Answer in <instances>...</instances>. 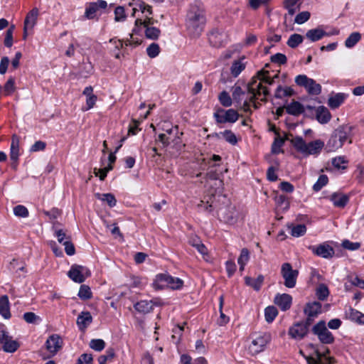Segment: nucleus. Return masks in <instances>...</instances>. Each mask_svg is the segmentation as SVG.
Masks as SVG:
<instances>
[{"label": "nucleus", "instance_id": "f257e3e1", "mask_svg": "<svg viewBox=\"0 0 364 364\" xmlns=\"http://www.w3.org/2000/svg\"><path fill=\"white\" fill-rule=\"evenodd\" d=\"M128 6H133L132 16H135L136 12L137 11H140L144 15V19L139 18L136 19L134 23L135 27L133 28L132 32L137 33L139 31V28L140 26H143L146 28L145 36L147 38L151 40L158 39L161 34V31L158 28L153 26L155 21L151 16L152 15L151 6L146 4L144 2H141L137 4L133 2H129L128 4Z\"/></svg>", "mask_w": 364, "mask_h": 364}, {"label": "nucleus", "instance_id": "f03ea898", "mask_svg": "<svg viewBox=\"0 0 364 364\" xmlns=\"http://www.w3.org/2000/svg\"><path fill=\"white\" fill-rule=\"evenodd\" d=\"M248 93L250 95L248 100H245L242 104V101L245 92L242 90L240 86L235 85L232 87V99L237 103L241 105L242 109L245 112H250V102L253 103V106L255 109L258 107L257 104L255 102V100L257 96L263 95L266 97L269 95V91L267 87H264L261 82H257V80L252 79V82L247 86Z\"/></svg>", "mask_w": 364, "mask_h": 364}, {"label": "nucleus", "instance_id": "7ed1b4c3", "mask_svg": "<svg viewBox=\"0 0 364 364\" xmlns=\"http://www.w3.org/2000/svg\"><path fill=\"white\" fill-rule=\"evenodd\" d=\"M206 18L204 10L197 4H193L186 16V26L193 36H199L205 26Z\"/></svg>", "mask_w": 364, "mask_h": 364}, {"label": "nucleus", "instance_id": "20e7f679", "mask_svg": "<svg viewBox=\"0 0 364 364\" xmlns=\"http://www.w3.org/2000/svg\"><path fill=\"white\" fill-rule=\"evenodd\" d=\"M352 129L353 127L348 124H343L336 129L326 144L328 151L338 150L343 146L347 140H349V143H351L350 134Z\"/></svg>", "mask_w": 364, "mask_h": 364}, {"label": "nucleus", "instance_id": "39448f33", "mask_svg": "<svg viewBox=\"0 0 364 364\" xmlns=\"http://www.w3.org/2000/svg\"><path fill=\"white\" fill-rule=\"evenodd\" d=\"M291 144L295 149L304 156L310 155H318L324 147V142L321 139H316L306 143L301 136H295L291 140Z\"/></svg>", "mask_w": 364, "mask_h": 364}, {"label": "nucleus", "instance_id": "423d86ee", "mask_svg": "<svg viewBox=\"0 0 364 364\" xmlns=\"http://www.w3.org/2000/svg\"><path fill=\"white\" fill-rule=\"evenodd\" d=\"M295 82L298 86L304 87L311 95H318L321 92V85L306 75L296 76Z\"/></svg>", "mask_w": 364, "mask_h": 364}, {"label": "nucleus", "instance_id": "0eeeda50", "mask_svg": "<svg viewBox=\"0 0 364 364\" xmlns=\"http://www.w3.org/2000/svg\"><path fill=\"white\" fill-rule=\"evenodd\" d=\"M312 332L323 344H331L334 342L333 335L328 331L326 322L323 320L319 321L313 326Z\"/></svg>", "mask_w": 364, "mask_h": 364}, {"label": "nucleus", "instance_id": "6e6552de", "mask_svg": "<svg viewBox=\"0 0 364 364\" xmlns=\"http://www.w3.org/2000/svg\"><path fill=\"white\" fill-rule=\"evenodd\" d=\"M271 341V335L269 333H259L253 335L252 341L249 346L250 353L253 355L263 351Z\"/></svg>", "mask_w": 364, "mask_h": 364}, {"label": "nucleus", "instance_id": "1a4fd4ad", "mask_svg": "<svg viewBox=\"0 0 364 364\" xmlns=\"http://www.w3.org/2000/svg\"><path fill=\"white\" fill-rule=\"evenodd\" d=\"M281 274L284 279V284L287 288H294L296 286L298 270L293 269L290 263L286 262L282 265Z\"/></svg>", "mask_w": 364, "mask_h": 364}, {"label": "nucleus", "instance_id": "9d476101", "mask_svg": "<svg viewBox=\"0 0 364 364\" xmlns=\"http://www.w3.org/2000/svg\"><path fill=\"white\" fill-rule=\"evenodd\" d=\"M218 216L220 220L230 225L235 224L238 219V213L235 206L228 205L219 208Z\"/></svg>", "mask_w": 364, "mask_h": 364}, {"label": "nucleus", "instance_id": "9b49d317", "mask_svg": "<svg viewBox=\"0 0 364 364\" xmlns=\"http://www.w3.org/2000/svg\"><path fill=\"white\" fill-rule=\"evenodd\" d=\"M308 249L311 250L314 255L326 259L333 258L335 255L333 247L327 242H323L318 245H309Z\"/></svg>", "mask_w": 364, "mask_h": 364}, {"label": "nucleus", "instance_id": "f8f14e48", "mask_svg": "<svg viewBox=\"0 0 364 364\" xmlns=\"http://www.w3.org/2000/svg\"><path fill=\"white\" fill-rule=\"evenodd\" d=\"M90 275L87 268L81 265H73L68 272V276L75 282L82 283Z\"/></svg>", "mask_w": 364, "mask_h": 364}, {"label": "nucleus", "instance_id": "ddd939ff", "mask_svg": "<svg viewBox=\"0 0 364 364\" xmlns=\"http://www.w3.org/2000/svg\"><path fill=\"white\" fill-rule=\"evenodd\" d=\"M309 331L299 321L289 327L288 334L291 338L300 341L307 336Z\"/></svg>", "mask_w": 364, "mask_h": 364}, {"label": "nucleus", "instance_id": "4468645a", "mask_svg": "<svg viewBox=\"0 0 364 364\" xmlns=\"http://www.w3.org/2000/svg\"><path fill=\"white\" fill-rule=\"evenodd\" d=\"M46 347L48 351L54 355L62 348L63 340L58 334H53L46 341Z\"/></svg>", "mask_w": 364, "mask_h": 364}, {"label": "nucleus", "instance_id": "2eb2a0df", "mask_svg": "<svg viewBox=\"0 0 364 364\" xmlns=\"http://www.w3.org/2000/svg\"><path fill=\"white\" fill-rule=\"evenodd\" d=\"M274 301L282 311H285L290 309L292 304V297L288 294H278L275 296Z\"/></svg>", "mask_w": 364, "mask_h": 364}, {"label": "nucleus", "instance_id": "dca6fc26", "mask_svg": "<svg viewBox=\"0 0 364 364\" xmlns=\"http://www.w3.org/2000/svg\"><path fill=\"white\" fill-rule=\"evenodd\" d=\"M92 322V316L89 311H82L77 318V325L80 331H85Z\"/></svg>", "mask_w": 364, "mask_h": 364}, {"label": "nucleus", "instance_id": "f3484780", "mask_svg": "<svg viewBox=\"0 0 364 364\" xmlns=\"http://www.w3.org/2000/svg\"><path fill=\"white\" fill-rule=\"evenodd\" d=\"M19 138L16 135H13L11 143L10 148V158L13 161V164H15V166H16L17 161L18 160L19 156Z\"/></svg>", "mask_w": 364, "mask_h": 364}, {"label": "nucleus", "instance_id": "a211bd4d", "mask_svg": "<svg viewBox=\"0 0 364 364\" xmlns=\"http://www.w3.org/2000/svg\"><path fill=\"white\" fill-rule=\"evenodd\" d=\"M169 275L167 273H161L156 275L153 282V287L155 289H164L168 288Z\"/></svg>", "mask_w": 364, "mask_h": 364}, {"label": "nucleus", "instance_id": "6ab92c4d", "mask_svg": "<svg viewBox=\"0 0 364 364\" xmlns=\"http://www.w3.org/2000/svg\"><path fill=\"white\" fill-rule=\"evenodd\" d=\"M38 15L39 11L37 8H33L31 10L25 18L23 26L30 28V30H32L37 23Z\"/></svg>", "mask_w": 364, "mask_h": 364}, {"label": "nucleus", "instance_id": "aec40b11", "mask_svg": "<svg viewBox=\"0 0 364 364\" xmlns=\"http://www.w3.org/2000/svg\"><path fill=\"white\" fill-rule=\"evenodd\" d=\"M329 198L333 204L338 208H344L349 201L348 196L341 193H333Z\"/></svg>", "mask_w": 364, "mask_h": 364}, {"label": "nucleus", "instance_id": "412c9836", "mask_svg": "<svg viewBox=\"0 0 364 364\" xmlns=\"http://www.w3.org/2000/svg\"><path fill=\"white\" fill-rule=\"evenodd\" d=\"M304 311L306 316L316 317L321 313V304L318 301L309 302L306 304Z\"/></svg>", "mask_w": 364, "mask_h": 364}, {"label": "nucleus", "instance_id": "4be33fe9", "mask_svg": "<svg viewBox=\"0 0 364 364\" xmlns=\"http://www.w3.org/2000/svg\"><path fill=\"white\" fill-rule=\"evenodd\" d=\"M329 36V34L328 33H326V31H324L320 27L310 29L306 33V38L312 42L319 41L321 38H323L324 36Z\"/></svg>", "mask_w": 364, "mask_h": 364}, {"label": "nucleus", "instance_id": "5701e85b", "mask_svg": "<svg viewBox=\"0 0 364 364\" xmlns=\"http://www.w3.org/2000/svg\"><path fill=\"white\" fill-rule=\"evenodd\" d=\"M316 118L321 124H326L331 120V114L326 107L320 106L316 110Z\"/></svg>", "mask_w": 364, "mask_h": 364}, {"label": "nucleus", "instance_id": "b1692460", "mask_svg": "<svg viewBox=\"0 0 364 364\" xmlns=\"http://www.w3.org/2000/svg\"><path fill=\"white\" fill-rule=\"evenodd\" d=\"M346 98V95L344 93H336L331 95L328 100V105L331 109H336L340 107Z\"/></svg>", "mask_w": 364, "mask_h": 364}, {"label": "nucleus", "instance_id": "393cba45", "mask_svg": "<svg viewBox=\"0 0 364 364\" xmlns=\"http://www.w3.org/2000/svg\"><path fill=\"white\" fill-rule=\"evenodd\" d=\"M245 57L239 60L233 61L231 68L230 73L234 77H237L245 68L246 63L244 62Z\"/></svg>", "mask_w": 364, "mask_h": 364}, {"label": "nucleus", "instance_id": "a878e982", "mask_svg": "<svg viewBox=\"0 0 364 364\" xmlns=\"http://www.w3.org/2000/svg\"><path fill=\"white\" fill-rule=\"evenodd\" d=\"M0 314L6 319L11 317L9 297L6 295L0 297Z\"/></svg>", "mask_w": 364, "mask_h": 364}, {"label": "nucleus", "instance_id": "bb28decb", "mask_svg": "<svg viewBox=\"0 0 364 364\" xmlns=\"http://www.w3.org/2000/svg\"><path fill=\"white\" fill-rule=\"evenodd\" d=\"M285 108L288 114L294 116H298L304 112V106L297 101H293Z\"/></svg>", "mask_w": 364, "mask_h": 364}, {"label": "nucleus", "instance_id": "cd10ccee", "mask_svg": "<svg viewBox=\"0 0 364 364\" xmlns=\"http://www.w3.org/2000/svg\"><path fill=\"white\" fill-rule=\"evenodd\" d=\"M224 34L218 30L212 31L209 35L210 43L216 47L221 46L224 41Z\"/></svg>", "mask_w": 364, "mask_h": 364}, {"label": "nucleus", "instance_id": "c85d7f7f", "mask_svg": "<svg viewBox=\"0 0 364 364\" xmlns=\"http://www.w3.org/2000/svg\"><path fill=\"white\" fill-rule=\"evenodd\" d=\"M215 135L218 139L223 138L227 142L232 145H235L237 143V139L231 130H225L224 132L215 133Z\"/></svg>", "mask_w": 364, "mask_h": 364}, {"label": "nucleus", "instance_id": "c756f323", "mask_svg": "<svg viewBox=\"0 0 364 364\" xmlns=\"http://www.w3.org/2000/svg\"><path fill=\"white\" fill-rule=\"evenodd\" d=\"M153 306L151 301L143 300L137 302L134 305V309L139 313L148 314L152 311Z\"/></svg>", "mask_w": 364, "mask_h": 364}, {"label": "nucleus", "instance_id": "7c9ffc66", "mask_svg": "<svg viewBox=\"0 0 364 364\" xmlns=\"http://www.w3.org/2000/svg\"><path fill=\"white\" fill-rule=\"evenodd\" d=\"M19 348V343L11 338V336L8 335L6 337L3 346L2 348L5 352L7 353H14Z\"/></svg>", "mask_w": 364, "mask_h": 364}, {"label": "nucleus", "instance_id": "2f4dec72", "mask_svg": "<svg viewBox=\"0 0 364 364\" xmlns=\"http://www.w3.org/2000/svg\"><path fill=\"white\" fill-rule=\"evenodd\" d=\"M245 280L247 285L252 287L256 291H259L263 284L264 277L262 274L259 275L256 279L246 277Z\"/></svg>", "mask_w": 364, "mask_h": 364}, {"label": "nucleus", "instance_id": "473e14b6", "mask_svg": "<svg viewBox=\"0 0 364 364\" xmlns=\"http://www.w3.org/2000/svg\"><path fill=\"white\" fill-rule=\"evenodd\" d=\"M288 229L290 230V234L294 237L303 236L306 232V227L304 224L296 225H289Z\"/></svg>", "mask_w": 364, "mask_h": 364}, {"label": "nucleus", "instance_id": "72a5a7b5", "mask_svg": "<svg viewBox=\"0 0 364 364\" xmlns=\"http://www.w3.org/2000/svg\"><path fill=\"white\" fill-rule=\"evenodd\" d=\"M347 318L359 324H364V314L355 309H350L347 313Z\"/></svg>", "mask_w": 364, "mask_h": 364}, {"label": "nucleus", "instance_id": "f704fd0d", "mask_svg": "<svg viewBox=\"0 0 364 364\" xmlns=\"http://www.w3.org/2000/svg\"><path fill=\"white\" fill-rule=\"evenodd\" d=\"M299 0H284V6L290 16H293L299 9Z\"/></svg>", "mask_w": 364, "mask_h": 364}, {"label": "nucleus", "instance_id": "c9c22d12", "mask_svg": "<svg viewBox=\"0 0 364 364\" xmlns=\"http://www.w3.org/2000/svg\"><path fill=\"white\" fill-rule=\"evenodd\" d=\"M95 197L102 201L106 202L108 204V205L111 208L116 205L117 200L114 196L112 193L101 194L97 193L95 194Z\"/></svg>", "mask_w": 364, "mask_h": 364}, {"label": "nucleus", "instance_id": "e433bc0d", "mask_svg": "<svg viewBox=\"0 0 364 364\" xmlns=\"http://www.w3.org/2000/svg\"><path fill=\"white\" fill-rule=\"evenodd\" d=\"M125 9H127V6H118L114 9V21L116 22H124L127 19V14Z\"/></svg>", "mask_w": 364, "mask_h": 364}, {"label": "nucleus", "instance_id": "4c0bfd02", "mask_svg": "<svg viewBox=\"0 0 364 364\" xmlns=\"http://www.w3.org/2000/svg\"><path fill=\"white\" fill-rule=\"evenodd\" d=\"M316 295L319 300H326L329 295V290L327 286L323 284H319L316 288Z\"/></svg>", "mask_w": 364, "mask_h": 364}, {"label": "nucleus", "instance_id": "58836bf2", "mask_svg": "<svg viewBox=\"0 0 364 364\" xmlns=\"http://www.w3.org/2000/svg\"><path fill=\"white\" fill-rule=\"evenodd\" d=\"M361 35L358 32L352 33L346 40L345 46L347 48H353L360 40Z\"/></svg>", "mask_w": 364, "mask_h": 364}, {"label": "nucleus", "instance_id": "ea45409f", "mask_svg": "<svg viewBox=\"0 0 364 364\" xmlns=\"http://www.w3.org/2000/svg\"><path fill=\"white\" fill-rule=\"evenodd\" d=\"M303 40L304 38L301 35L294 33L290 36L287 43L289 47L295 48L303 42Z\"/></svg>", "mask_w": 364, "mask_h": 364}, {"label": "nucleus", "instance_id": "a19ab883", "mask_svg": "<svg viewBox=\"0 0 364 364\" xmlns=\"http://www.w3.org/2000/svg\"><path fill=\"white\" fill-rule=\"evenodd\" d=\"M278 314V311L273 306H267L264 310L265 320L268 323L272 322Z\"/></svg>", "mask_w": 364, "mask_h": 364}, {"label": "nucleus", "instance_id": "79ce46f5", "mask_svg": "<svg viewBox=\"0 0 364 364\" xmlns=\"http://www.w3.org/2000/svg\"><path fill=\"white\" fill-rule=\"evenodd\" d=\"M294 93L293 90L291 87H287L283 88L282 86H278L274 96L276 98L282 99L284 97L291 96Z\"/></svg>", "mask_w": 364, "mask_h": 364}, {"label": "nucleus", "instance_id": "37998d69", "mask_svg": "<svg viewBox=\"0 0 364 364\" xmlns=\"http://www.w3.org/2000/svg\"><path fill=\"white\" fill-rule=\"evenodd\" d=\"M329 350H326V353H321L318 350L316 351V356L318 358L319 364H333L335 359L333 357L327 356L326 353H328Z\"/></svg>", "mask_w": 364, "mask_h": 364}, {"label": "nucleus", "instance_id": "c03bdc74", "mask_svg": "<svg viewBox=\"0 0 364 364\" xmlns=\"http://www.w3.org/2000/svg\"><path fill=\"white\" fill-rule=\"evenodd\" d=\"M348 162L345 156H343L332 159V165L337 169H346Z\"/></svg>", "mask_w": 364, "mask_h": 364}, {"label": "nucleus", "instance_id": "a18cd8bd", "mask_svg": "<svg viewBox=\"0 0 364 364\" xmlns=\"http://www.w3.org/2000/svg\"><path fill=\"white\" fill-rule=\"evenodd\" d=\"M224 304V296L221 295L219 297V310H220V318L218 323L220 326L225 325L229 322V318L223 312V306Z\"/></svg>", "mask_w": 364, "mask_h": 364}, {"label": "nucleus", "instance_id": "49530a36", "mask_svg": "<svg viewBox=\"0 0 364 364\" xmlns=\"http://www.w3.org/2000/svg\"><path fill=\"white\" fill-rule=\"evenodd\" d=\"M183 285V281L178 277H173L169 275L168 279V288H170L173 290L181 289Z\"/></svg>", "mask_w": 364, "mask_h": 364}, {"label": "nucleus", "instance_id": "de8ad7c7", "mask_svg": "<svg viewBox=\"0 0 364 364\" xmlns=\"http://www.w3.org/2000/svg\"><path fill=\"white\" fill-rule=\"evenodd\" d=\"M77 296L82 300H87L92 297V294L90 288L88 286L83 284L80 286Z\"/></svg>", "mask_w": 364, "mask_h": 364}, {"label": "nucleus", "instance_id": "09e8293b", "mask_svg": "<svg viewBox=\"0 0 364 364\" xmlns=\"http://www.w3.org/2000/svg\"><path fill=\"white\" fill-rule=\"evenodd\" d=\"M224 113L225 114V123L226 122L234 123L239 118V114H238L237 112L233 109H229L228 110H225Z\"/></svg>", "mask_w": 364, "mask_h": 364}, {"label": "nucleus", "instance_id": "8fccbe9b", "mask_svg": "<svg viewBox=\"0 0 364 364\" xmlns=\"http://www.w3.org/2000/svg\"><path fill=\"white\" fill-rule=\"evenodd\" d=\"M218 100L220 104L224 107H228L232 105V100L228 92L226 91H223L222 92L220 93L218 96Z\"/></svg>", "mask_w": 364, "mask_h": 364}, {"label": "nucleus", "instance_id": "3c124183", "mask_svg": "<svg viewBox=\"0 0 364 364\" xmlns=\"http://www.w3.org/2000/svg\"><path fill=\"white\" fill-rule=\"evenodd\" d=\"M97 11L96 4L90 3L85 9V16L88 19H92L95 17Z\"/></svg>", "mask_w": 364, "mask_h": 364}, {"label": "nucleus", "instance_id": "603ef678", "mask_svg": "<svg viewBox=\"0 0 364 364\" xmlns=\"http://www.w3.org/2000/svg\"><path fill=\"white\" fill-rule=\"evenodd\" d=\"M14 214L16 217L27 218L29 213L26 207L22 205H18L14 208Z\"/></svg>", "mask_w": 364, "mask_h": 364}, {"label": "nucleus", "instance_id": "864d4df0", "mask_svg": "<svg viewBox=\"0 0 364 364\" xmlns=\"http://www.w3.org/2000/svg\"><path fill=\"white\" fill-rule=\"evenodd\" d=\"M328 181V176L326 175H321L317 181L313 186V189L315 191H320L323 186H325Z\"/></svg>", "mask_w": 364, "mask_h": 364}, {"label": "nucleus", "instance_id": "5fc2aeb1", "mask_svg": "<svg viewBox=\"0 0 364 364\" xmlns=\"http://www.w3.org/2000/svg\"><path fill=\"white\" fill-rule=\"evenodd\" d=\"M160 53V48L157 43H152L146 48V53L151 58H156Z\"/></svg>", "mask_w": 364, "mask_h": 364}, {"label": "nucleus", "instance_id": "6e6d98bb", "mask_svg": "<svg viewBox=\"0 0 364 364\" xmlns=\"http://www.w3.org/2000/svg\"><path fill=\"white\" fill-rule=\"evenodd\" d=\"M15 29V26L11 25L9 28L6 31V36L4 39L5 46L10 48L13 45V33Z\"/></svg>", "mask_w": 364, "mask_h": 364}, {"label": "nucleus", "instance_id": "4d7b16f0", "mask_svg": "<svg viewBox=\"0 0 364 364\" xmlns=\"http://www.w3.org/2000/svg\"><path fill=\"white\" fill-rule=\"evenodd\" d=\"M90 347L96 351H101L105 348V343L102 339H92L90 341Z\"/></svg>", "mask_w": 364, "mask_h": 364}, {"label": "nucleus", "instance_id": "13d9d810", "mask_svg": "<svg viewBox=\"0 0 364 364\" xmlns=\"http://www.w3.org/2000/svg\"><path fill=\"white\" fill-rule=\"evenodd\" d=\"M23 317L28 323H38L41 321V318L33 312H26Z\"/></svg>", "mask_w": 364, "mask_h": 364}, {"label": "nucleus", "instance_id": "bf43d9fd", "mask_svg": "<svg viewBox=\"0 0 364 364\" xmlns=\"http://www.w3.org/2000/svg\"><path fill=\"white\" fill-rule=\"evenodd\" d=\"M284 143V139L281 137L275 138L272 145V152L274 154H279L282 151L281 147Z\"/></svg>", "mask_w": 364, "mask_h": 364}, {"label": "nucleus", "instance_id": "052dcab7", "mask_svg": "<svg viewBox=\"0 0 364 364\" xmlns=\"http://www.w3.org/2000/svg\"><path fill=\"white\" fill-rule=\"evenodd\" d=\"M360 242H353L348 240H344L342 241L341 246L348 250H357L360 247Z\"/></svg>", "mask_w": 364, "mask_h": 364}, {"label": "nucleus", "instance_id": "680f3d73", "mask_svg": "<svg viewBox=\"0 0 364 364\" xmlns=\"http://www.w3.org/2000/svg\"><path fill=\"white\" fill-rule=\"evenodd\" d=\"M310 16L311 14L309 11H302L296 16L294 22L297 24H302L306 22Z\"/></svg>", "mask_w": 364, "mask_h": 364}, {"label": "nucleus", "instance_id": "e2e57ef3", "mask_svg": "<svg viewBox=\"0 0 364 364\" xmlns=\"http://www.w3.org/2000/svg\"><path fill=\"white\" fill-rule=\"evenodd\" d=\"M287 58L285 55L282 53H276L271 57V61L279 65H284L287 63Z\"/></svg>", "mask_w": 364, "mask_h": 364}, {"label": "nucleus", "instance_id": "0e129e2a", "mask_svg": "<svg viewBox=\"0 0 364 364\" xmlns=\"http://www.w3.org/2000/svg\"><path fill=\"white\" fill-rule=\"evenodd\" d=\"M250 259V252L247 248H243L241 250L240 255L238 257L237 263L246 264Z\"/></svg>", "mask_w": 364, "mask_h": 364}, {"label": "nucleus", "instance_id": "69168bd1", "mask_svg": "<svg viewBox=\"0 0 364 364\" xmlns=\"http://www.w3.org/2000/svg\"><path fill=\"white\" fill-rule=\"evenodd\" d=\"M92 360V354L83 353L77 358L76 364H91Z\"/></svg>", "mask_w": 364, "mask_h": 364}, {"label": "nucleus", "instance_id": "338daca9", "mask_svg": "<svg viewBox=\"0 0 364 364\" xmlns=\"http://www.w3.org/2000/svg\"><path fill=\"white\" fill-rule=\"evenodd\" d=\"M15 80L13 78L9 79L4 85L5 94L11 95L15 90Z\"/></svg>", "mask_w": 364, "mask_h": 364}, {"label": "nucleus", "instance_id": "774afa93", "mask_svg": "<svg viewBox=\"0 0 364 364\" xmlns=\"http://www.w3.org/2000/svg\"><path fill=\"white\" fill-rule=\"evenodd\" d=\"M65 251L68 255H73L75 252V247L70 241V238H67L63 243Z\"/></svg>", "mask_w": 364, "mask_h": 364}]
</instances>
